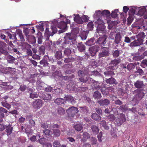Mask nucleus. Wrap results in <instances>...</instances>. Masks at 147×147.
Returning <instances> with one entry per match:
<instances>
[{
	"label": "nucleus",
	"instance_id": "obj_1",
	"mask_svg": "<svg viewBox=\"0 0 147 147\" xmlns=\"http://www.w3.org/2000/svg\"><path fill=\"white\" fill-rule=\"evenodd\" d=\"M88 74V70L85 68L79 70L78 72V76L80 78H79L80 81L83 83H86L87 82H88V83H90V82L94 84L98 83V81H96L92 78L87 76V75Z\"/></svg>",
	"mask_w": 147,
	"mask_h": 147
},
{
	"label": "nucleus",
	"instance_id": "obj_2",
	"mask_svg": "<svg viewBox=\"0 0 147 147\" xmlns=\"http://www.w3.org/2000/svg\"><path fill=\"white\" fill-rule=\"evenodd\" d=\"M77 35L76 34H74L72 33H67L65 36L64 37L65 42V44H70V48H71L72 46L74 44L75 42L76 38L77 37Z\"/></svg>",
	"mask_w": 147,
	"mask_h": 147
},
{
	"label": "nucleus",
	"instance_id": "obj_3",
	"mask_svg": "<svg viewBox=\"0 0 147 147\" xmlns=\"http://www.w3.org/2000/svg\"><path fill=\"white\" fill-rule=\"evenodd\" d=\"M134 93L136 94L133 98L132 100L135 102V104H138L139 101L141 100L144 96V93L141 90H135Z\"/></svg>",
	"mask_w": 147,
	"mask_h": 147
},
{
	"label": "nucleus",
	"instance_id": "obj_4",
	"mask_svg": "<svg viewBox=\"0 0 147 147\" xmlns=\"http://www.w3.org/2000/svg\"><path fill=\"white\" fill-rule=\"evenodd\" d=\"M78 112V108L74 106L69 107L66 110V112L69 117H74Z\"/></svg>",
	"mask_w": 147,
	"mask_h": 147
},
{
	"label": "nucleus",
	"instance_id": "obj_5",
	"mask_svg": "<svg viewBox=\"0 0 147 147\" xmlns=\"http://www.w3.org/2000/svg\"><path fill=\"white\" fill-rule=\"evenodd\" d=\"M121 59L119 58L115 59L112 60L109 64L108 69L112 70L115 69L117 68L116 66L120 62Z\"/></svg>",
	"mask_w": 147,
	"mask_h": 147
},
{
	"label": "nucleus",
	"instance_id": "obj_6",
	"mask_svg": "<svg viewBox=\"0 0 147 147\" xmlns=\"http://www.w3.org/2000/svg\"><path fill=\"white\" fill-rule=\"evenodd\" d=\"M109 51L108 48L102 47L99 53L98 57L99 58L106 57L109 56Z\"/></svg>",
	"mask_w": 147,
	"mask_h": 147
},
{
	"label": "nucleus",
	"instance_id": "obj_7",
	"mask_svg": "<svg viewBox=\"0 0 147 147\" xmlns=\"http://www.w3.org/2000/svg\"><path fill=\"white\" fill-rule=\"evenodd\" d=\"M107 36L105 35H103L100 37L96 41V43L101 45L102 47L103 46H105V44L106 43V39Z\"/></svg>",
	"mask_w": 147,
	"mask_h": 147
},
{
	"label": "nucleus",
	"instance_id": "obj_8",
	"mask_svg": "<svg viewBox=\"0 0 147 147\" xmlns=\"http://www.w3.org/2000/svg\"><path fill=\"white\" fill-rule=\"evenodd\" d=\"M138 14L141 16H143V18L145 19V21L147 22V11L146 8L143 7L138 11Z\"/></svg>",
	"mask_w": 147,
	"mask_h": 147
},
{
	"label": "nucleus",
	"instance_id": "obj_9",
	"mask_svg": "<svg viewBox=\"0 0 147 147\" xmlns=\"http://www.w3.org/2000/svg\"><path fill=\"white\" fill-rule=\"evenodd\" d=\"M126 121L125 116L123 114H120L119 118L117 119L116 120V122L118 125H120Z\"/></svg>",
	"mask_w": 147,
	"mask_h": 147
},
{
	"label": "nucleus",
	"instance_id": "obj_10",
	"mask_svg": "<svg viewBox=\"0 0 147 147\" xmlns=\"http://www.w3.org/2000/svg\"><path fill=\"white\" fill-rule=\"evenodd\" d=\"M32 106L34 108L36 109H39L42 106V100L38 99L35 100L33 102Z\"/></svg>",
	"mask_w": 147,
	"mask_h": 147
},
{
	"label": "nucleus",
	"instance_id": "obj_11",
	"mask_svg": "<svg viewBox=\"0 0 147 147\" xmlns=\"http://www.w3.org/2000/svg\"><path fill=\"white\" fill-rule=\"evenodd\" d=\"M102 16L104 17L106 16L107 17L106 19V20H107L108 23L109 24L110 22V21H111V18L110 17H109V16L110 15V12L109 11L107 10H105L104 11H102Z\"/></svg>",
	"mask_w": 147,
	"mask_h": 147
},
{
	"label": "nucleus",
	"instance_id": "obj_12",
	"mask_svg": "<svg viewBox=\"0 0 147 147\" xmlns=\"http://www.w3.org/2000/svg\"><path fill=\"white\" fill-rule=\"evenodd\" d=\"M106 79L105 82L107 84L117 85L118 84V82L113 78L112 77L109 78H106Z\"/></svg>",
	"mask_w": 147,
	"mask_h": 147
},
{
	"label": "nucleus",
	"instance_id": "obj_13",
	"mask_svg": "<svg viewBox=\"0 0 147 147\" xmlns=\"http://www.w3.org/2000/svg\"><path fill=\"white\" fill-rule=\"evenodd\" d=\"M65 72L67 74H71L74 72L75 70L71 67L70 65L67 64L65 65Z\"/></svg>",
	"mask_w": 147,
	"mask_h": 147
},
{
	"label": "nucleus",
	"instance_id": "obj_14",
	"mask_svg": "<svg viewBox=\"0 0 147 147\" xmlns=\"http://www.w3.org/2000/svg\"><path fill=\"white\" fill-rule=\"evenodd\" d=\"M55 57L58 60L61 59L63 57L62 55V51L61 50H58L54 52Z\"/></svg>",
	"mask_w": 147,
	"mask_h": 147
},
{
	"label": "nucleus",
	"instance_id": "obj_15",
	"mask_svg": "<svg viewBox=\"0 0 147 147\" xmlns=\"http://www.w3.org/2000/svg\"><path fill=\"white\" fill-rule=\"evenodd\" d=\"M96 30L98 33L99 34L100 33L105 34L106 32L104 25H101L97 26Z\"/></svg>",
	"mask_w": 147,
	"mask_h": 147
},
{
	"label": "nucleus",
	"instance_id": "obj_16",
	"mask_svg": "<svg viewBox=\"0 0 147 147\" xmlns=\"http://www.w3.org/2000/svg\"><path fill=\"white\" fill-rule=\"evenodd\" d=\"M107 69H108L106 71L104 72V74L106 78H109V77H112L115 74L114 72L112 71L111 69H110L107 68Z\"/></svg>",
	"mask_w": 147,
	"mask_h": 147
},
{
	"label": "nucleus",
	"instance_id": "obj_17",
	"mask_svg": "<svg viewBox=\"0 0 147 147\" xmlns=\"http://www.w3.org/2000/svg\"><path fill=\"white\" fill-rule=\"evenodd\" d=\"M98 102L101 106L108 105L110 102L109 100L107 99H101L98 100Z\"/></svg>",
	"mask_w": 147,
	"mask_h": 147
},
{
	"label": "nucleus",
	"instance_id": "obj_18",
	"mask_svg": "<svg viewBox=\"0 0 147 147\" xmlns=\"http://www.w3.org/2000/svg\"><path fill=\"white\" fill-rule=\"evenodd\" d=\"M74 21L79 24H82L83 22L82 17L80 16L79 14H77L74 18Z\"/></svg>",
	"mask_w": 147,
	"mask_h": 147
},
{
	"label": "nucleus",
	"instance_id": "obj_19",
	"mask_svg": "<svg viewBox=\"0 0 147 147\" xmlns=\"http://www.w3.org/2000/svg\"><path fill=\"white\" fill-rule=\"evenodd\" d=\"M89 32V31L87 30L86 31H83V32H81L80 36L82 40H84L86 39Z\"/></svg>",
	"mask_w": 147,
	"mask_h": 147
},
{
	"label": "nucleus",
	"instance_id": "obj_20",
	"mask_svg": "<svg viewBox=\"0 0 147 147\" xmlns=\"http://www.w3.org/2000/svg\"><path fill=\"white\" fill-rule=\"evenodd\" d=\"M77 46L78 50L80 52H83L85 50V46L82 42H78L77 44Z\"/></svg>",
	"mask_w": 147,
	"mask_h": 147
},
{
	"label": "nucleus",
	"instance_id": "obj_21",
	"mask_svg": "<svg viewBox=\"0 0 147 147\" xmlns=\"http://www.w3.org/2000/svg\"><path fill=\"white\" fill-rule=\"evenodd\" d=\"M134 85L137 88H140L143 87L144 85L143 82L140 80H137L134 83Z\"/></svg>",
	"mask_w": 147,
	"mask_h": 147
},
{
	"label": "nucleus",
	"instance_id": "obj_22",
	"mask_svg": "<svg viewBox=\"0 0 147 147\" xmlns=\"http://www.w3.org/2000/svg\"><path fill=\"white\" fill-rule=\"evenodd\" d=\"M66 100L72 104L73 105L76 103V101L74 99L73 97L67 95L64 97Z\"/></svg>",
	"mask_w": 147,
	"mask_h": 147
},
{
	"label": "nucleus",
	"instance_id": "obj_23",
	"mask_svg": "<svg viewBox=\"0 0 147 147\" xmlns=\"http://www.w3.org/2000/svg\"><path fill=\"white\" fill-rule=\"evenodd\" d=\"M67 23L64 21H61L58 24V27L59 28H61L64 30L66 29L67 27Z\"/></svg>",
	"mask_w": 147,
	"mask_h": 147
},
{
	"label": "nucleus",
	"instance_id": "obj_24",
	"mask_svg": "<svg viewBox=\"0 0 147 147\" xmlns=\"http://www.w3.org/2000/svg\"><path fill=\"white\" fill-rule=\"evenodd\" d=\"M42 98L44 100H49L51 99V96L49 94L45 93L42 95Z\"/></svg>",
	"mask_w": 147,
	"mask_h": 147
},
{
	"label": "nucleus",
	"instance_id": "obj_25",
	"mask_svg": "<svg viewBox=\"0 0 147 147\" xmlns=\"http://www.w3.org/2000/svg\"><path fill=\"white\" fill-rule=\"evenodd\" d=\"M53 34H52V32L49 31V29L47 28L45 30V36H46L47 38L46 40H48L49 37L50 36H53Z\"/></svg>",
	"mask_w": 147,
	"mask_h": 147
},
{
	"label": "nucleus",
	"instance_id": "obj_26",
	"mask_svg": "<svg viewBox=\"0 0 147 147\" xmlns=\"http://www.w3.org/2000/svg\"><path fill=\"white\" fill-rule=\"evenodd\" d=\"M5 128L6 132L7 133V135H9L11 134L13 129V127L11 125H9L8 126H6Z\"/></svg>",
	"mask_w": 147,
	"mask_h": 147
},
{
	"label": "nucleus",
	"instance_id": "obj_27",
	"mask_svg": "<svg viewBox=\"0 0 147 147\" xmlns=\"http://www.w3.org/2000/svg\"><path fill=\"white\" fill-rule=\"evenodd\" d=\"M95 42L94 38H92L86 42V44L89 46H91L94 45Z\"/></svg>",
	"mask_w": 147,
	"mask_h": 147
},
{
	"label": "nucleus",
	"instance_id": "obj_28",
	"mask_svg": "<svg viewBox=\"0 0 147 147\" xmlns=\"http://www.w3.org/2000/svg\"><path fill=\"white\" fill-rule=\"evenodd\" d=\"M74 128L76 130L79 131H80L83 128L82 125L81 124H75L74 125Z\"/></svg>",
	"mask_w": 147,
	"mask_h": 147
},
{
	"label": "nucleus",
	"instance_id": "obj_29",
	"mask_svg": "<svg viewBox=\"0 0 147 147\" xmlns=\"http://www.w3.org/2000/svg\"><path fill=\"white\" fill-rule=\"evenodd\" d=\"M7 60L8 63H14V62L16 60V59L12 56L9 55L7 57Z\"/></svg>",
	"mask_w": 147,
	"mask_h": 147
},
{
	"label": "nucleus",
	"instance_id": "obj_30",
	"mask_svg": "<svg viewBox=\"0 0 147 147\" xmlns=\"http://www.w3.org/2000/svg\"><path fill=\"white\" fill-rule=\"evenodd\" d=\"M102 11L98 10L95 11V13L93 15V17L95 19H97L98 18L101 17L102 16Z\"/></svg>",
	"mask_w": 147,
	"mask_h": 147
},
{
	"label": "nucleus",
	"instance_id": "obj_31",
	"mask_svg": "<svg viewBox=\"0 0 147 147\" xmlns=\"http://www.w3.org/2000/svg\"><path fill=\"white\" fill-rule=\"evenodd\" d=\"M91 117L92 119L95 121L100 120L101 118V117L96 113H92Z\"/></svg>",
	"mask_w": 147,
	"mask_h": 147
},
{
	"label": "nucleus",
	"instance_id": "obj_32",
	"mask_svg": "<svg viewBox=\"0 0 147 147\" xmlns=\"http://www.w3.org/2000/svg\"><path fill=\"white\" fill-rule=\"evenodd\" d=\"M64 100L61 98H58L56 99L54 102L57 105H60L64 103Z\"/></svg>",
	"mask_w": 147,
	"mask_h": 147
},
{
	"label": "nucleus",
	"instance_id": "obj_33",
	"mask_svg": "<svg viewBox=\"0 0 147 147\" xmlns=\"http://www.w3.org/2000/svg\"><path fill=\"white\" fill-rule=\"evenodd\" d=\"M47 59L44 58L41 61L40 63L41 65H42L43 66H49V63L47 61Z\"/></svg>",
	"mask_w": 147,
	"mask_h": 147
},
{
	"label": "nucleus",
	"instance_id": "obj_34",
	"mask_svg": "<svg viewBox=\"0 0 147 147\" xmlns=\"http://www.w3.org/2000/svg\"><path fill=\"white\" fill-rule=\"evenodd\" d=\"M80 108L81 109L80 110L81 112L85 114H87L88 113V107L86 106H84L83 107H80Z\"/></svg>",
	"mask_w": 147,
	"mask_h": 147
},
{
	"label": "nucleus",
	"instance_id": "obj_35",
	"mask_svg": "<svg viewBox=\"0 0 147 147\" xmlns=\"http://www.w3.org/2000/svg\"><path fill=\"white\" fill-rule=\"evenodd\" d=\"M63 52L65 55L68 57L71 54V51L70 49L66 48L64 50Z\"/></svg>",
	"mask_w": 147,
	"mask_h": 147
},
{
	"label": "nucleus",
	"instance_id": "obj_36",
	"mask_svg": "<svg viewBox=\"0 0 147 147\" xmlns=\"http://www.w3.org/2000/svg\"><path fill=\"white\" fill-rule=\"evenodd\" d=\"M28 38L29 40L31 42V43L35 44L36 43V40L35 37L34 36L32 35H29Z\"/></svg>",
	"mask_w": 147,
	"mask_h": 147
},
{
	"label": "nucleus",
	"instance_id": "obj_37",
	"mask_svg": "<svg viewBox=\"0 0 147 147\" xmlns=\"http://www.w3.org/2000/svg\"><path fill=\"white\" fill-rule=\"evenodd\" d=\"M53 131L54 135L56 137H58L60 135V131L58 129H54Z\"/></svg>",
	"mask_w": 147,
	"mask_h": 147
},
{
	"label": "nucleus",
	"instance_id": "obj_38",
	"mask_svg": "<svg viewBox=\"0 0 147 147\" xmlns=\"http://www.w3.org/2000/svg\"><path fill=\"white\" fill-rule=\"evenodd\" d=\"M137 7L133 6L131 7L129 10V13L131 15H133L135 13L136 11H137Z\"/></svg>",
	"mask_w": 147,
	"mask_h": 147
},
{
	"label": "nucleus",
	"instance_id": "obj_39",
	"mask_svg": "<svg viewBox=\"0 0 147 147\" xmlns=\"http://www.w3.org/2000/svg\"><path fill=\"white\" fill-rule=\"evenodd\" d=\"M121 37L120 34H116L115 42L116 44H118L121 40Z\"/></svg>",
	"mask_w": 147,
	"mask_h": 147
},
{
	"label": "nucleus",
	"instance_id": "obj_40",
	"mask_svg": "<svg viewBox=\"0 0 147 147\" xmlns=\"http://www.w3.org/2000/svg\"><path fill=\"white\" fill-rule=\"evenodd\" d=\"M91 129L92 131L94 134H97L99 131V129L98 127L95 125H92L91 127Z\"/></svg>",
	"mask_w": 147,
	"mask_h": 147
},
{
	"label": "nucleus",
	"instance_id": "obj_41",
	"mask_svg": "<svg viewBox=\"0 0 147 147\" xmlns=\"http://www.w3.org/2000/svg\"><path fill=\"white\" fill-rule=\"evenodd\" d=\"M93 97L94 98L97 99H100L101 97L100 93L98 91H96L94 92Z\"/></svg>",
	"mask_w": 147,
	"mask_h": 147
},
{
	"label": "nucleus",
	"instance_id": "obj_42",
	"mask_svg": "<svg viewBox=\"0 0 147 147\" xmlns=\"http://www.w3.org/2000/svg\"><path fill=\"white\" fill-rule=\"evenodd\" d=\"M95 23L98 26L99 25H104L105 24V23L103 22V20L99 18L97 20L95 21Z\"/></svg>",
	"mask_w": 147,
	"mask_h": 147
},
{
	"label": "nucleus",
	"instance_id": "obj_43",
	"mask_svg": "<svg viewBox=\"0 0 147 147\" xmlns=\"http://www.w3.org/2000/svg\"><path fill=\"white\" fill-rule=\"evenodd\" d=\"M57 111L58 114L60 115H63L65 113V110L62 107H59Z\"/></svg>",
	"mask_w": 147,
	"mask_h": 147
},
{
	"label": "nucleus",
	"instance_id": "obj_44",
	"mask_svg": "<svg viewBox=\"0 0 147 147\" xmlns=\"http://www.w3.org/2000/svg\"><path fill=\"white\" fill-rule=\"evenodd\" d=\"M120 54V51L118 50H116L115 51L113 50V57L115 58L118 57Z\"/></svg>",
	"mask_w": 147,
	"mask_h": 147
},
{
	"label": "nucleus",
	"instance_id": "obj_45",
	"mask_svg": "<svg viewBox=\"0 0 147 147\" xmlns=\"http://www.w3.org/2000/svg\"><path fill=\"white\" fill-rule=\"evenodd\" d=\"M2 105L9 110L11 108V105L6 102L2 101L1 102Z\"/></svg>",
	"mask_w": 147,
	"mask_h": 147
},
{
	"label": "nucleus",
	"instance_id": "obj_46",
	"mask_svg": "<svg viewBox=\"0 0 147 147\" xmlns=\"http://www.w3.org/2000/svg\"><path fill=\"white\" fill-rule=\"evenodd\" d=\"M129 46L131 47H135L139 46V45L137 40H135L131 42L129 45Z\"/></svg>",
	"mask_w": 147,
	"mask_h": 147
},
{
	"label": "nucleus",
	"instance_id": "obj_47",
	"mask_svg": "<svg viewBox=\"0 0 147 147\" xmlns=\"http://www.w3.org/2000/svg\"><path fill=\"white\" fill-rule=\"evenodd\" d=\"M118 10L117 9L115 10L114 11H112L111 16L113 18H115L117 17L118 14L117 12H118Z\"/></svg>",
	"mask_w": 147,
	"mask_h": 147
},
{
	"label": "nucleus",
	"instance_id": "obj_48",
	"mask_svg": "<svg viewBox=\"0 0 147 147\" xmlns=\"http://www.w3.org/2000/svg\"><path fill=\"white\" fill-rule=\"evenodd\" d=\"M27 88V87L26 85H22L18 89V91L19 92H24L25 90Z\"/></svg>",
	"mask_w": 147,
	"mask_h": 147
},
{
	"label": "nucleus",
	"instance_id": "obj_49",
	"mask_svg": "<svg viewBox=\"0 0 147 147\" xmlns=\"http://www.w3.org/2000/svg\"><path fill=\"white\" fill-rule=\"evenodd\" d=\"M17 33V35H18L20 37L21 41H22L24 40V37L22 34V33L21 30H19L18 31Z\"/></svg>",
	"mask_w": 147,
	"mask_h": 147
},
{
	"label": "nucleus",
	"instance_id": "obj_50",
	"mask_svg": "<svg viewBox=\"0 0 147 147\" xmlns=\"http://www.w3.org/2000/svg\"><path fill=\"white\" fill-rule=\"evenodd\" d=\"M90 48V49H92V51H95L96 53L99 50V47L98 45H95Z\"/></svg>",
	"mask_w": 147,
	"mask_h": 147
},
{
	"label": "nucleus",
	"instance_id": "obj_51",
	"mask_svg": "<svg viewBox=\"0 0 147 147\" xmlns=\"http://www.w3.org/2000/svg\"><path fill=\"white\" fill-rule=\"evenodd\" d=\"M144 57L143 56L139 55L133 57V59L135 61H139L141 59H142L144 58Z\"/></svg>",
	"mask_w": 147,
	"mask_h": 147
},
{
	"label": "nucleus",
	"instance_id": "obj_52",
	"mask_svg": "<svg viewBox=\"0 0 147 147\" xmlns=\"http://www.w3.org/2000/svg\"><path fill=\"white\" fill-rule=\"evenodd\" d=\"M79 31V29L78 28H73L71 33H73L74 34H76V35H77V34H78Z\"/></svg>",
	"mask_w": 147,
	"mask_h": 147
},
{
	"label": "nucleus",
	"instance_id": "obj_53",
	"mask_svg": "<svg viewBox=\"0 0 147 147\" xmlns=\"http://www.w3.org/2000/svg\"><path fill=\"white\" fill-rule=\"evenodd\" d=\"M98 83H97V84H94H94L96 85L95 86V88L97 90H101L102 89L103 85H98L99 84H100V83H99V82L98 81Z\"/></svg>",
	"mask_w": 147,
	"mask_h": 147
},
{
	"label": "nucleus",
	"instance_id": "obj_54",
	"mask_svg": "<svg viewBox=\"0 0 147 147\" xmlns=\"http://www.w3.org/2000/svg\"><path fill=\"white\" fill-rule=\"evenodd\" d=\"M88 30H92L94 28V24L92 22H89L87 24Z\"/></svg>",
	"mask_w": 147,
	"mask_h": 147
},
{
	"label": "nucleus",
	"instance_id": "obj_55",
	"mask_svg": "<svg viewBox=\"0 0 147 147\" xmlns=\"http://www.w3.org/2000/svg\"><path fill=\"white\" fill-rule=\"evenodd\" d=\"M0 53L5 55H7L8 54V53L7 51L5 48L0 49Z\"/></svg>",
	"mask_w": 147,
	"mask_h": 147
},
{
	"label": "nucleus",
	"instance_id": "obj_56",
	"mask_svg": "<svg viewBox=\"0 0 147 147\" xmlns=\"http://www.w3.org/2000/svg\"><path fill=\"white\" fill-rule=\"evenodd\" d=\"M61 144L59 141L58 140L55 141L53 144V147H60Z\"/></svg>",
	"mask_w": 147,
	"mask_h": 147
},
{
	"label": "nucleus",
	"instance_id": "obj_57",
	"mask_svg": "<svg viewBox=\"0 0 147 147\" xmlns=\"http://www.w3.org/2000/svg\"><path fill=\"white\" fill-rule=\"evenodd\" d=\"M145 36V34L142 32H140L139 34L137 35V37L138 38H144Z\"/></svg>",
	"mask_w": 147,
	"mask_h": 147
},
{
	"label": "nucleus",
	"instance_id": "obj_58",
	"mask_svg": "<svg viewBox=\"0 0 147 147\" xmlns=\"http://www.w3.org/2000/svg\"><path fill=\"white\" fill-rule=\"evenodd\" d=\"M43 132L46 136H49L52 133L50 130L48 129H45L43 131Z\"/></svg>",
	"mask_w": 147,
	"mask_h": 147
},
{
	"label": "nucleus",
	"instance_id": "obj_59",
	"mask_svg": "<svg viewBox=\"0 0 147 147\" xmlns=\"http://www.w3.org/2000/svg\"><path fill=\"white\" fill-rule=\"evenodd\" d=\"M83 136L85 140L87 139L90 137V135L86 132H84L83 133Z\"/></svg>",
	"mask_w": 147,
	"mask_h": 147
},
{
	"label": "nucleus",
	"instance_id": "obj_60",
	"mask_svg": "<svg viewBox=\"0 0 147 147\" xmlns=\"http://www.w3.org/2000/svg\"><path fill=\"white\" fill-rule=\"evenodd\" d=\"M127 69L129 70L134 69L135 67V66L133 64L130 63L127 65Z\"/></svg>",
	"mask_w": 147,
	"mask_h": 147
},
{
	"label": "nucleus",
	"instance_id": "obj_61",
	"mask_svg": "<svg viewBox=\"0 0 147 147\" xmlns=\"http://www.w3.org/2000/svg\"><path fill=\"white\" fill-rule=\"evenodd\" d=\"M38 96V95L35 92H32L30 94V97L32 98H37Z\"/></svg>",
	"mask_w": 147,
	"mask_h": 147
},
{
	"label": "nucleus",
	"instance_id": "obj_62",
	"mask_svg": "<svg viewBox=\"0 0 147 147\" xmlns=\"http://www.w3.org/2000/svg\"><path fill=\"white\" fill-rule=\"evenodd\" d=\"M141 65L143 67H145L147 66V60L144 59L143 60L141 63Z\"/></svg>",
	"mask_w": 147,
	"mask_h": 147
},
{
	"label": "nucleus",
	"instance_id": "obj_63",
	"mask_svg": "<svg viewBox=\"0 0 147 147\" xmlns=\"http://www.w3.org/2000/svg\"><path fill=\"white\" fill-rule=\"evenodd\" d=\"M40 125L41 127L43 128L47 129L48 127V125L47 123L42 122Z\"/></svg>",
	"mask_w": 147,
	"mask_h": 147
},
{
	"label": "nucleus",
	"instance_id": "obj_64",
	"mask_svg": "<svg viewBox=\"0 0 147 147\" xmlns=\"http://www.w3.org/2000/svg\"><path fill=\"white\" fill-rule=\"evenodd\" d=\"M92 73V75L95 76H101V74L97 71H93Z\"/></svg>",
	"mask_w": 147,
	"mask_h": 147
}]
</instances>
